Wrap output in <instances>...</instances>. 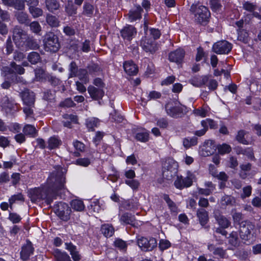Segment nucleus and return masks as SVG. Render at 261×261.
<instances>
[{"label":"nucleus","mask_w":261,"mask_h":261,"mask_svg":"<svg viewBox=\"0 0 261 261\" xmlns=\"http://www.w3.org/2000/svg\"><path fill=\"white\" fill-rule=\"evenodd\" d=\"M62 168L57 166L47 179L45 185L31 189L29 192L31 201L36 202L44 200L49 204L56 198L59 190L64 189L65 177Z\"/></svg>","instance_id":"nucleus-1"},{"label":"nucleus","mask_w":261,"mask_h":261,"mask_svg":"<svg viewBox=\"0 0 261 261\" xmlns=\"http://www.w3.org/2000/svg\"><path fill=\"white\" fill-rule=\"evenodd\" d=\"M190 11L194 14L195 21L200 23L206 21L210 15L207 8L199 4H193Z\"/></svg>","instance_id":"nucleus-2"},{"label":"nucleus","mask_w":261,"mask_h":261,"mask_svg":"<svg viewBox=\"0 0 261 261\" xmlns=\"http://www.w3.org/2000/svg\"><path fill=\"white\" fill-rule=\"evenodd\" d=\"M195 179L196 176L195 174L188 171L187 172L186 177L177 176L174 184L177 189L181 190L185 188L191 187Z\"/></svg>","instance_id":"nucleus-3"},{"label":"nucleus","mask_w":261,"mask_h":261,"mask_svg":"<svg viewBox=\"0 0 261 261\" xmlns=\"http://www.w3.org/2000/svg\"><path fill=\"white\" fill-rule=\"evenodd\" d=\"M43 42L44 49L47 51L55 53L60 47L57 36L52 33H49L45 35Z\"/></svg>","instance_id":"nucleus-4"},{"label":"nucleus","mask_w":261,"mask_h":261,"mask_svg":"<svg viewBox=\"0 0 261 261\" xmlns=\"http://www.w3.org/2000/svg\"><path fill=\"white\" fill-rule=\"evenodd\" d=\"M13 38L16 45L20 48L24 47L29 36L24 31L16 27L14 29Z\"/></svg>","instance_id":"nucleus-5"},{"label":"nucleus","mask_w":261,"mask_h":261,"mask_svg":"<svg viewBox=\"0 0 261 261\" xmlns=\"http://www.w3.org/2000/svg\"><path fill=\"white\" fill-rule=\"evenodd\" d=\"M137 244L141 250L150 251L157 246V241L154 238L140 237L137 240Z\"/></svg>","instance_id":"nucleus-6"},{"label":"nucleus","mask_w":261,"mask_h":261,"mask_svg":"<svg viewBox=\"0 0 261 261\" xmlns=\"http://www.w3.org/2000/svg\"><path fill=\"white\" fill-rule=\"evenodd\" d=\"M71 210L65 203L60 202L57 204L56 214L62 220L67 221L70 217Z\"/></svg>","instance_id":"nucleus-7"},{"label":"nucleus","mask_w":261,"mask_h":261,"mask_svg":"<svg viewBox=\"0 0 261 261\" xmlns=\"http://www.w3.org/2000/svg\"><path fill=\"white\" fill-rule=\"evenodd\" d=\"M232 48V45L226 40L218 41L213 45V49L218 54H228Z\"/></svg>","instance_id":"nucleus-8"},{"label":"nucleus","mask_w":261,"mask_h":261,"mask_svg":"<svg viewBox=\"0 0 261 261\" xmlns=\"http://www.w3.org/2000/svg\"><path fill=\"white\" fill-rule=\"evenodd\" d=\"M216 147L214 142L211 140H206L200 146L199 153L203 156H207L212 154L216 151Z\"/></svg>","instance_id":"nucleus-9"},{"label":"nucleus","mask_w":261,"mask_h":261,"mask_svg":"<svg viewBox=\"0 0 261 261\" xmlns=\"http://www.w3.org/2000/svg\"><path fill=\"white\" fill-rule=\"evenodd\" d=\"M3 72L5 75L9 78V75L12 74V76L15 75V73L22 74L24 72V69L20 65H17L15 63L12 62L10 64V67H5L3 68Z\"/></svg>","instance_id":"nucleus-10"},{"label":"nucleus","mask_w":261,"mask_h":261,"mask_svg":"<svg viewBox=\"0 0 261 261\" xmlns=\"http://www.w3.org/2000/svg\"><path fill=\"white\" fill-rule=\"evenodd\" d=\"M201 124L203 128L200 130H196L194 133V134L198 137L203 136L207 130L208 127L211 128H214L216 126L215 122L210 119L202 120L201 122Z\"/></svg>","instance_id":"nucleus-11"},{"label":"nucleus","mask_w":261,"mask_h":261,"mask_svg":"<svg viewBox=\"0 0 261 261\" xmlns=\"http://www.w3.org/2000/svg\"><path fill=\"white\" fill-rule=\"evenodd\" d=\"M168 165L165 166V170L163 172V176L169 179L177 171V163L174 161L169 160Z\"/></svg>","instance_id":"nucleus-12"},{"label":"nucleus","mask_w":261,"mask_h":261,"mask_svg":"<svg viewBox=\"0 0 261 261\" xmlns=\"http://www.w3.org/2000/svg\"><path fill=\"white\" fill-rule=\"evenodd\" d=\"M122 37L127 41L131 40L136 35V29L130 25L125 27L120 32Z\"/></svg>","instance_id":"nucleus-13"},{"label":"nucleus","mask_w":261,"mask_h":261,"mask_svg":"<svg viewBox=\"0 0 261 261\" xmlns=\"http://www.w3.org/2000/svg\"><path fill=\"white\" fill-rule=\"evenodd\" d=\"M141 45L142 48L146 52L153 53L157 49L155 43L150 39H147L146 37L142 39Z\"/></svg>","instance_id":"nucleus-14"},{"label":"nucleus","mask_w":261,"mask_h":261,"mask_svg":"<svg viewBox=\"0 0 261 261\" xmlns=\"http://www.w3.org/2000/svg\"><path fill=\"white\" fill-rule=\"evenodd\" d=\"M24 104L27 106H33L35 102V94L34 92L26 90L21 94Z\"/></svg>","instance_id":"nucleus-15"},{"label":"nucleus","mask_w":261,"mask_h":261,"mask_svg":"<svg viewBox=\"0 0 261 261\" xmlns=\"http://www.w3.org/2000/svg\"><path fill=\"white\" fill-rule=\"evenodd\" d=\"M33 245L30 242H27V243L22 247L20 253L21 258L23 260L29 259V257L33 254L34 252Z\"/></svg>","instance_id":"nucleus-16"},{"label":"nucleus","mask_w":261,"mask_h":261,"mask_svg":"<svg viewBox=\"0 0 261 261\" xmlns=\"http://www.w3.org/2000/svg\"><path fill=\"white\" fill-rule=\"evenodd\" d=\"M185 51L182 48H178L175 51L171 52L169 55V59L171 62L176 63L180 62L185 56Z\"/></svg>","instance_id":"nucleus-17"},{"label":"nucleus","mask_w":261,"mask_h":261,"mask_svg":"<svg viewBox=\"0 0 261 261\" xmlns=\"http://www.w3.org/2000/svg\"><path fill=\"white\" fill-rule=\"evenodd\" d=\"M88 92L92 98L98 100L102 98L104 95L103 89L95 87L90 86L88 88Z\"/></svg>","instance_id":"nucleus-18"},{"label":"nucleus","mask_w":261,"mask_h":261,"mask_svg":"<svg viewBox=\"0 0 261 261\" xmlns=\"http://www.w3.org/2000/svg\"><path fill=\"white\" fill-rule=\"evenodd\" d=\"M165 109L167 113L171 117H176L181 112L180 108L173 102H169L166 104Z\"/></svg>","instance_id":"nucleus-19"},{"label":"nucleus","mask_w":261,"mask_h":261,"mask_svg":"<svg viewBox=\"0 0 261 261\" xmlns=\"http://www.w3.org/2000/svg\"><path fill=\"white\" fill-rule=\"evenodd\" d=\"M253 226L249 223L242 224L240 228V237L243 239H247L248 236L251 233V230L253 229Z\"/></svg>","instance_id":"nucleus-20"},{"label":"nucleus","mask_w":261,"mask_h":261,"mask_svg":"<svg viewBox=\"0 0 261 261\" xmlns=\"http://www.w3.org/2000/svg\"><path fill=\"white\" fill-rule=\"evenodd\" d=\"M123 68L125 72L129 75H136L138 72L136 65L132 61H126L123 63Z\"/></svg>","instance_id":"nucleus-21"},{"label":"nucleus","mask_w":261,"mask_h":261,"mask_svg":"<svg viewBox=\"0 0 261 261\" xmlns=\"http://www.w3.org/2000/svg\"><path fill=\"white\" fill-rule=\"evenodd\" d=\"M66 249L68 250L74 261H79L81 259V255L77 250L76 247L71 243H65Z\"/></svg>","instance_id":"nucleus-22"},{"label":"nucleus","mask_w":261,"mask_h":261,"mask_svg":"<svg viewBox=\"0 0 261 261\" xmlns=\"http://www.w3.org/2000/svg\"><path fill=\"white\" fill-rule=\"evenodd\" d=\"M208 249L213 252V254L221 258H225L226 257V253L225 250L221 247H216L213 244H210L207 246Z\"/></svg>","instance_id":"nucleus-23"},{"label":"nucleus","mask_w":261,"mask_h":261,"mask_svg":"<svg viewBox=\"0 0 261 261\" xmlns=\"http://www.w3.org/2000/svg\"><path fill=\"white\" fill-rule=\"evenodd\" d=\"M142 9L140 6H138L134 10H131L129 14V20L130 22H133L140 19L141 18V12Z\"/></svg>","instance_id":"nucleus-24"},{"label":"nucleus","mask_w":261,"mask_h":261,"mask_svg":"<svg viewBox=\"0 0 261 261\" xmlns=\"http://www.w3.org/2000/svg\"><path fill=\"white\" fill-rule=\"evenodd\" d=\"M54 256L56 261H71L70 256L65 252H61L56 249L53 252Z\"/></svg>","instance_id":"nucleus-25"},{"label":"nucleus","mask_w":261,"mask_h":261,"mask_svg":"<svg viewBox=\"0 0 261 261\" xmlns=\"http://www.w3.org/2000/svg\"><path fill=\"white\" fill-rule=\"evenodd\" d=\"M197 216L201 225L204 226L208 221V213L204 209H198L197 211Z\"/></svg>","instance_id":"nucleus-26"},{"label":"nucleus","mask_w":261,"mask_h":261,"mask_svg":"<svg viewBox=\"0 0 261 261\" xmlns=\"http://www.w3.org/2000/svg\"><path fill=\"white\" fill-rule=\"evenodd\" d=\"M62 141L58 137L53 136L48 139L46 147L50 150L54 149L59 147Z\"/></svg>","instance_id":"nucleus-27"},{"label":"nucleus","mask_w":261,"mask_h":261,"mask_svg":"<svg viewBox=\"0 0 261 261\" xmlns=\"http://www.w3.org/2000/svg\"><path fill=\"white\" fill-rule=\"evenodd\" d=\"M207 76L195 77L191 80V84L195 87H200L208 81Z\"/></svg>","instance_id":"nucleus-28"},{"label":"nucleus","mask_w":261,"mask_h":261,"mask_svg":"<svg viewBox=\"0 0 261 261\" xmlns=\"http://www.w3.org/2000/svg\"><path fill=\"white\" fill-rule=\"evenodd\" d=\"M215 219L219 225L223 228H228L231 224L230 221L223 215H216Z\"/></svg>","instance_id":"nucleus-29"},{"label":"nucleus","mask_w":261,"mask_h":261,"mask_svg":"<svg viewBox=\"0 0 261 261\" xmlns=\"http://www.w3.org/2000/svg\"><path fill=\"white\" fill-rule=\"evenodd\" d=\"M101 231L102 234L107 238L112 236L114 233V228L112 225L108 224L102 225Z\"/></svg>","instance_id":"nucleus-30"},{"label":"nucleus","mask_w":261,"mask_h":261,"mask_svg":"<svg viewBox=\"0 0 261 261\" xmlns=\"http://www.w3.org/2000/svg\"><path fill=\"white\" fill-rule=\"evenodd\" d=\"M45 5L50 12L57 10L60 8V4L57 0H45Z\"/></svg>","instance_id":"nucleus-31"},{"label":"nucleus","mask_w":261,"mask_h":261,"mask_svg":"<svg viewBox=\"0 0 261 261\" xmlns=\"http://www.w3.org/2000/svg\"><path fill=\"white\" fill-rule=\"evenodd\" d=\"M66 12L69 15H72L76 13L77 8L74 5L71 0L67 1L65 7Z\"/></svg>","instance_id":"nucleus-32"},{"label":"nucleus","mask_w":261,"mask_h":261,"mask_svg":"<svg viewBox=\"0 0 261 261\" xmlns=\"http://www.w3.org/2000/svg\"><path fill=\"white\" fill-rule=\"evenodd\" d=\"M183 145L186 148H189L190 147L195 146L197 144V138L193 137L192 138L188 137L184 139L182 141Z\"/></svg>","instance_id":"nucleus-33"},{"label":"nucleus","mask_w":261,"mask_h":261,"mask_svg":"<svg viewBox=\"0 0 261 261\" xmlns=\"http://www.w3.org/2000/svg\"><path fill=\"white\" fill-rule=\"evenodd\" d=\"M46 20L48 25L51 27H58L60 25V21L55 16L48 14L46 16Z\"/></svg>","instance_id":"nucleus-34"},{"label":"nucleus","mask_w":261,"mask_h":261,"mask_svg":"<svg viewBox=\"0 0 261 261\" xmlns=\"http://www.w3.org/2000/svg\"><path fill=\"white\" fill-rule=\"evenodd\" d=\"M91 206L93 211L97 213L100 212L101 210H103L105 207L103 202L102 201L100 202L98 199L93 200L91 203Z\"/></svg>","instance_id":"nucleus-35"},{"label":"nucleus","mask_w":261,"mask_h":261,"mask_svg":"<svg viewBox=\"0 0 261 261\" xmlns=\"http://www.w3.org/2000/svg\"><path fill=\"white\" fill-rule=\"evenodd\" d=\"M72 208L76 211H82L84 210L85 205L83 202L79 199H74L71 202Z\"/></svg>","instance_id":"nucleus-36"},{"label":"nucleus","mask_w":261,"mask_h":261,"mask_svg":"<svg viewBox=\"0 0 261 261\" xmlns=\"http://www.w3.org/2000/svg\"><path fill=\"white\" fill-rule=\"evenodd\" d=\"M76 76L85 84L87 83L89 81L88 72L86 69H79L76 74Z\"/></svg>","instance_id":"nucleus-37"},{"label":"nucleus","mask_w":261,"mask_h":261,"mask_svg":"<svg viewBox=\"0 0 261 261\" xmlns=\"http://www.w3.org/2000/svg\"><path fill=\"white\" fill-rule=\"evenodd\" d=\"M23 132L26 135L34 137L36 134L37 130L34 126L30 124H27L23 127Z\"/></svg>","instance_id":"nucleus-38"},{"label":"nucleus","mask_w":261,"mask_h":261,"mask_svg":"<svg viewBox=\"0 0 261 261\" xmlns=\"http://www.w3.org/2000/svg\"><path fill=\"white\" fill-rule=\"evenodd\" d=\"M221 203L223 205L232 206L236 203V200L233 197L225 195L222 198Z\"/></svg>","instance_id":"nucleus-39"},{"label":"nucleus","mask_w":261,"mask_h":261,"mask_svg":"<svg viewBox=\"0 0 261 261\" xmlns=\"http://www.w3.org/2000/svg\"><path fill=\"white\" fill-rule=\"evenodd\" d=\"M136 139L140 142H146L149 140V133L146 130L139 132L136 135Z\"/></svg>","instance_id":"nucleus-40"},{"label":"nucleus","mask_w":261,"mask_h":261,"mask_svg":"<svg viewBox=\"0 0 261 261\" xmlns=\"http://www.w3.org/2000/svg\"><path fill=\"white\" fill-rule=\"evenodd\" d=\"M94 12V6L88 2H85L83 6V13L88 16H91Z\"/></svg>","instance_id":"nucleus-41"},{"label":"nucleus","mask_w":261,"mask_h":261,"mask_svg":"<svg viewBox=\"0 0 261 261\" xmlns=\"http://www.w3.org/2000/svg\"><path fill=\"white\" fill-rule=\"evenodd\" d=\"M15 16L20 23L28 24L29 22L28 14L23 12H18Z\"/></svg>","instance_id":"nucleus-42"},{"label":"nucleus","mask_w":261,"mask_h":261,"mask_svg":"<svg viewBox=\"0 0 261 261\" xmlns=\"http://www.w3.org/2000/svg\"><path fill=\"white\" fill-rule=\"evenodd\" d=\"M120 221L121 223L124 224L134 225V217L128 215V214H123L120 218Z\"/></svg>","instance_id":"nucleus-43"},{"label":"nucleus","mask_w":261,"mask_h":261,"mask_svg":"<svg viewBox=\"0 0 261 261\" xmlns=\"http://www.w3.org/2000/svg\"><path fill=\"white\" fill-rule=\"evenodd\" d=\"M251 164L249 163H246L241 165L240 168L241 171L240 172V176L243 178H245L247 176V172L249 171L251 169Z\"/></svg>","instance_id":"nucleus-44"},{"label":"nucleus","mask_w":261,"mask_h":261,"mask_svg":"<svg viewBox=\"0 0 261 261\" xmlns=\"http://www.w3.org/2000/svg\"><path fill=\"white\" fill-rule=\"evenodd\" d=\"M98 119L96 118H88L86 120V125L90 130H93L98 124Z\"/></svg>","instance_id":"nucleus-45"},{"label":"nucleus","mask_w":261,"mask_h":261,"mask_svg":"<svg viewBox=\"0 0 261 261\" xmlns=\"http://www.w3.org/2000/svg\"><path fill=\"white\" fill-rule=\"evenodd\" d=\"M64 118L67 119L66 121L64 122V125L67 127H71V122L76 123L77 121L76 117L72 115H65Z\"/></svg>","instance_id":"nucleus-46"},{"label":"nucleus","mask_w":261,"mask_h":261,"mask_svg":"<svg viewBox=\"0 0 261 261\" xmlns=\"http://www.w3.org/2000/svg\"><path fill=\"white\" fill-rule=\"evenodd\" d=\"M229 243L233 246L238 245V236L237 232L232 231L228 238Z\"/></svg>","instance_id":"nucleus-47"},{"label":"nucleus","mask_w":261,"mask_h":261,"mask_svg":"<svg viewBox=\"0 0 261 261\" xmlns=\"http://www.w3.org/2000/svg\"><path fill=\"white\" fill-rule=\"evenodd\" d=\"M35 6L30 7V12L34 18L38 17L43 14L42 9L34 7Z\"/></svg>","instance_id":"nucleus-48"},{"label":"nucleus","mask_w":261,"mask_h":261,"mask_svg":"<svg viewBox=\"0 0 261 261\" xmlns=\"http://www.w3.org/2000/svg\"><path fill=\"white\" fill-rule=\"evenodd\" d=\"M217 148L219 153L222 155L230 152L231 150V147L226 144H223L222 145H219L218 146Z\"/></svg>","instance_id":"nucleus-49"},{"label":"nucleus","mask_w":261,"mask_h":261,"mask_svg":"<svg viewBox=\"0 0 261 261\" xmlns=\"http://www.w3.org/2000/svg\"><path fill=\"white\" fill-rule=\"evenodd\" d=\"M32 106H27L24 107L23 112L26 115V118L28 119L30 121H31L34 120L33 116V111L32 108H31Z\"/></svg>","instance_id":"nucleus-50"},{"label":"nucleus","mask_w":261,"mask_h":261,"mask_svg":"<svg viewBox=\"0 0 261 261\" xmlns=\"http://www.w3.org/2000/svg\"><path fill=\"white\" fill-rule=\"evenodd\" d=\"M28 59L32 64H35L40 60V56L36 52H32L29 55Z\"/></svg>","instance_id":"nucleus-51"},{"label":"nucleus","mask_w":261,"mask_h":261,"mask_svg":"<svg viewBox=\"0 0 261 261\" xmlns=\"http://www.w3.org/2000/svg\"><path fill=\"white\" fill-rule=\"evenodd\" d=\"M24 47L26 48L29 47L31 49H35L39 47V45L36 41L29 37V39Z\"/></svg>","instance_id":"nucleus-52"},{"label":"nucleus","mask_w":261,"mask_h":261,"mask_svg":"<svg viewBox=\"0 0 261 261\" xmlns=\"http://www.w3.org/2000/svg\"><path fill=\"white\" fill-rule=\"evenodd\" d=\"M125 183L133 190L137 189L140 185L139 182L134 179H126Z\"/></svg>","instance_id":"nucleus-53"},{"label":"nucleus","mask_w":261,"mask_h":261,"mask_svg":"<svg viewBox=\"0 0 261 261\" xmlns=\"http://www.w3.org/2000/svg\"><path fill=\"white\" fill-rule=\"evenodd\" d=\"M31 30L34 33L38 34L41 30V27L37 21H33L30 24Z\"/></svg>","instance_id":"nucleus-54"},{"label":"nucleus","mask_w":261,"mask_h":261,"mask_svg":"<svg viewBox=\"0 0 261 261\" xmlns=\"http://www.w3.org/2000/svg\"><path fill=\"white\" fill-rule=\"evenodd\" d=\"M246 134L243 130H240L238 132V135L237 136V140L243 144H247L248 141L245 138V136Z\"/></svg>","instance_id":"nucleus-55"},{"label":"nucleus","mask_w":261,"mask_h":261,"mask_svg":"<svg viewBox=\"0 0 261 261\" xmlns=\"http://www.w3.org/2000/svg\"><path fill=\"white\" fill-rule=\"evenodd\" d=\"M114 243V246L120 250H125L126 248L127 245L125 242L121 239H116Z\"/></svg>","instance_id":"nucleus-56"},{"label":"nucleus","mask_w":261,"mask_h":261,"mask_svg":"<svg viewBox=\"0 0 261 261\" xmlns=\"http://www.w3.org/2000/svg\"><path fill=\"white\" fill-rule=\"evenodd\" d=\"M35 79L36 81H41L45 78V73L44 71L42 69H36L35 70Z\"/></svg>","instance_id":"nucleus-57"},{"label":"nucleus","mask_w":261,"mask_h":261,"mask_svg":"<svg viewBox=\"0 0 261 261\" xmlns=\"http://www.w3.org/2000/svg\"><path fill=\"white\" fill-rule=\"evenodd\" d=\"M70 77L76 76L79 71L77 66L74 62H72L69 65Z\"/></svg>","instance_id":"nucleus-58"},{"label":"nucleus","mask_w":261,"mask_h":261,"mask_svg":"<svg viewBox=\"0 0 261 261\" xmlns=\"http://www.w3.org/2000/svg\"><path fill=\"white\" fill-rule=\"evenodd\" d=\"M9 219L13 223H17L20 221L21 218L16 213H10L9 214Z\"/></svg>","instance_id":"nucleus-59"},{"label":"nucleus","mask_w":261,"mask_h":261,"mask_svg":"<svg viewBox=\"0 0 261 261\" xmlns=\"http://www.w3.org/2000/svg\"><path fill=\"white\" fill-rule=\"evenodd\" d=\"M90 164V160L88 158H80L75 161V164L84 167H87Z\"/></svg>","instance_id":"nucleus-60"},{"label":"nucleus","mask_w":261,"mask_h":261,"mask_svg":"<svg viewBox=\"0 0 261 261\" xmlns=\"http://www.w3.org/2000/svg\"><path fill=\"white\" fill-rule=\"evenodd\" d=\"M15 9L19 10H23L24 8V2L23 0H15L13 2V5Z\"/></svg>","instance_id":"nucleus-61"},{"label":"nucleus","mask_w":261,"mask_h":261,"mask_svg":"<svg viewBox=\"0 0 261 261\" xmlns=\"http://www.w3.org/2000/svg\"><path fill=\"white\" fill-rule=\"evenodd\" d=\"M243 8L248 11L252 12L255 9L256 6L253 3L246 2L243 4Z\"/></svg>","instance_id":"nucleus-62"},{"label":"nucleus","mask_w":261,"mask_h":261,"mask_svg":"<svg viewBox=\"0 0 261 261\" xmlns=\"http://www.w3.org/2000/svg\"><path fill=\"white\" fill-rule=\"evenodd\" d=\"M170 246V243L166 240H161L159 243V248L161 250H164L168 249Z\"/></svg>","instance_id":"nucleus-63"},{"label":"nucleus","mask_w":261,"mask_h":261,"mask_svg":"<svg viewBox=\"0 0 261 261\" xmlns=\"http://www.w3.org/2000/svg\"><path fill=\"white\" fill-rule=\"evenodd\" d=\"M23 200V196L21 194H19L17 195H14L12 196L9 199V203L10 204V207L11 208V205L13 203H14L16 200L22 201Z\"/></svg>","instance_id":"nucleus-64"}]
</instances>
